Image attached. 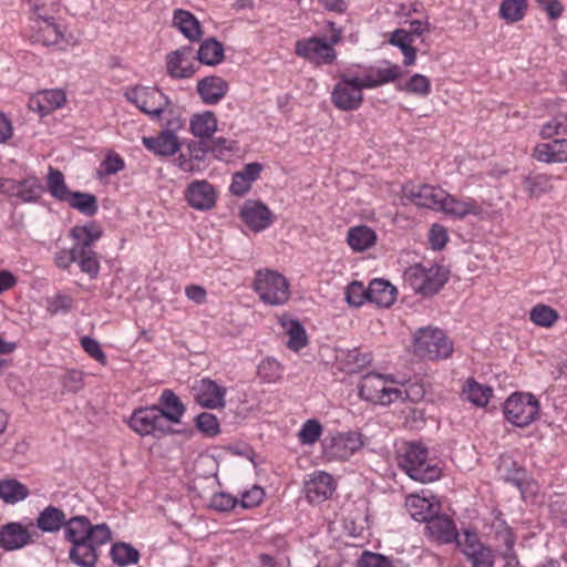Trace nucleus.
Returning a JSON list of instances; mask_svg holds the SVG:
<instances>
[{
    "label": "nucleus",
    "instance_id": "1",
    "mask_svg": "<svg viewBox=\"0 0 567 567\" xmlns=\"http://www.w3.org/2000/svg\"><path fill=\"white\" fill-rule=\"evenodd\" d=\"M398 463L409 477L421 483L434 482L442 474L437 462L429 457L427 447L419 442L408 443Z\"/></svg>",
    "mask_w": 567,
    "mask_h": 567
},
{
    "label": "nucleus",
    "instance_id": "2",
    "mask_svg": "<svg viewBox=\"0 0 567 567\" xmlns=\"http://www.w3.org/2000/svg\"><path fill=\"white\" fill-rule=\"evenodd\" d=\"M405 284L417 295L432 297L449 281L450 270L443 265L427 262L414 264L403 274Z\"/></svg>",
    "mask_w": 567,
    "mask_h": 567
},
{
    "label": "nucleus",
    "instance_id": "3",
    "mask_svg": "<svg viewBox=\"0 0 567 567\" xmlns=\"http://www.w3.org/2000/svg\"><path fill=\"white\" fill-rule=\"evenodd\" d=\"M453 350V342L439 328H420L414 334V352L422 359H447Z\"/></svg>",
    "mask_w": 567,
    "mask_h": 567
},
{
    "label": "nucleus",
    "instance_id": "4",
    "mask_svg": "<svg viewBox=\"0 0 567 567\" xmlns=\"http://www.w3.org/2000/svg\"><path fill=\"white\" fill-rule=\"evenodd\" d=\"M130 427L141 436H154L157 439L175 433L172 426H168L158 405L138 408L134 410L130 420Z\"/></svg>",
    "mask_w": 567,
    "mask_h": 567
},
{
    "label": "nucleus",
    "instance_id": "5",
    "mask_svg": "<svg viewBox=\"0 0 567 567\" xmlns=\"http://www.w3.org/2000/svg\"><path fill=\"white\" fill-rule=\"evenodd\" d=\"M63 532L64 539L71 545L86 540L109 543L112 539L111 529L105 523L94 525L83 515H75L68 518Z\"/></svg>",
    "mask_w": 567,
    "mask_h": 567
},
{
    "label": "nucleus",
    "instance_id": "6",
    "mask_svg": "<svg viewBox=\"0 0 567 567\" xmlns=\"http://www.w3.org/2000/svg\"><path fill=\"white\" fill-rule=\"evenodd\" d=\"M254 288L259 298L271 306L284 305L290 296L287 279L271 270H259L255 278Z\"/></svg>",
    "mask_w": 567,
    "mask_h": 567
},
{
    "label": "nucleus",
    "instance_id": "7",
    "mask_svg": "<svg viewBox=\"0 0 567 567\" xmlns=\"http://www.w3.org/2000/svg\"><path fill=\"white\" fill-rule=\"evenodd\" d=\"M539 414V402L530 393H513L504 403L505 419L515 426L525 427Z\"/></svg>",
    "mask_w": 567,
    "mask_h": 567
},
{
    "label": "nucleus",
    "instance_id": "8",
    "mask_svg": "<svg viewBox=\"0 0 567 567\" xmlns=\"http://www.w3.org/2000/svg\"><path fill=\"white\" fill-rule=\"evenodd\" d=\"M124 96L128 102L152 118H158L169 104L168 97L163 92L155 87L144 85L127 87L124 92Z\"/></svg>",
    "mask_w": 567,
    "mask_h": 567
},
{
    "label": "nucleus",
    "instance_id": "9",
    "mask_svg": "<svg viewBox=\"0 0 567 567\" xmlns=\"http://www.w3.org/2000/svg\"><path fill=\"white\" fill-rule=\"evenodd\" d=\"M400 391L396 386L389 385V381L379 373H368L361 378L359 396L374 404L388 405L398 401Z\"/></svg>",
    "mask_w": 567,
    "mask_h": 567
},
{
    "label": "nucleus",
    "instance_id": "10",
    "mask_svg": "<svg viewBox=\"0 0 567 567\" xmlns=\"http://www.w3.org/2000/svg\"><path fill=\"white\" fill-rule=\"evenodd\" d=\"M363 89L365 86H361L359 76L340 74L339 81L331 92V101L341 111H355L362 105Z\"/></svg>",
    "mask_w": 567,
    "mask_h": 567
},
{
    "label": "nucleus",
    "instance_id": "11",
    "mask_svg": "<svg viewBox=\"0 0 567 567\" xmlns=\"http://www.w3.org/2000/svg\"><path fill=\"white\" fill-rule=\"evenodd\" d=\"M295 53L310 63L330 65L337 60V51L327 44V40L320 37L300 39L295 44Z\"/></svg>",
    "mask_w": 567,
    "mask_h": 567
},
{
    "label": "nucleus",
    "instance_id": "12",
    "mask_svg": "<svg viewBox=\"0 0 567 567\" xmlns=\"http://www.w3.org/2000/svg\"><path fill=\"white\" fill-rule=\"evenodd\" d=\"M457 547L465 555L472 567H494L495 557L493 550L480 540L476 532L463 530L462 540H457Z\"/></svg>",
    "mask_w": 567,
    "mask_h": 567
},
{
    "label": "nucleus",
    "instance_id": "13",
    "mask_svg": "<svg viewBox=\"0 0 567 567\" xmlns=\"http://www.w3.org/2000/svg\"><path fill=\"white\" fill-rule=\"evenodd\" d=\"M208 141H189L185 151L176 158L177 167L185 173H200L208 166L207 154L209 153Z\"/></svg>",
    "mask_w": 567,
    "mask_h": 567
},
{
    "label": "nucleus",
    "instance_id": "14",
    "mask_svg": "<svg viewBox=\"0 0 567 567\" xmlns=\"http://www.w3.org/2000/svg\"><path fill=\"white\" fill-rule=\"evenodd\" d=\"M402 193L415 206L437 210L444 190L427 184L408 182L402 186Z\"/></svg>",
    "mask_w": 567,
    "mask_h": 567
},
{
    "label": "nucleus",
    "instance_id": "15",
    "mask_svg": "<svg viewBox=\"0 0 567 567\" xmlns=\"http://www.w3.org/2000/svg\"><path fill=\"white\" fill-rule=\"evenodd\" d=\"M363 446L362 435L358 432L341 433L324 445L329 458L344 461Z\"/></svg>",
    "mask_w": 567,
    "mask_h": 567
},
{
    "label": "nucleus",
    "instance_id": "16",
    "mask_svg": "<svg viewBox=\"0 0 567 567\" xmlns=\"http://www.w3.org/2000/svg\"><path fill=\"white\" fill-rule=\"evenodd\" d=\"M336 489L332 475L317 471L305 482L306 497L310 503L320 504L331 497Z\"/></svg>",
    "mask_w": 567,
    "mask_h": 567
},
{
    "label": "nucleus",
    "instance_id": "17",
    "mask_svg": "<svg viewBox=\"0 0 567 567\" xmlns=\"http://www.w3.org/2000/svg\"><path fill=\"white\" fill-rule=\"evenodd\" d=\"M185 199L194 209L209 210L216 204V192L205 179L193 181L185 189Z\"/></svg>",
    "mask_w": 567,
    "mask_h": 567
},
{
    "label": "nucleus",
    "instance_id": "18",
    "mask_svg": "<svg viewBox=\"0 0 567 567\" xmlns=\"http://www.w3.org/2000/svg\"><path fill=\"white\" fill-rule=\"evenodd\" d=\"M425 533L441 544H457V540H462L454 522L449 516L436 513L425 523Z\"/></svg>",
    "mask_w": 567,
    "mask_h": 567
},
{
    "label": "nucleus",
    "instance_id": "19",
    "mask_svg": "<svg viewBox=\"0 0 567 567\" xmlns=\"http://www.w3.org/2000/svg\"><path fill=\"white\" fill-rule=\"evenodd\" d=\"M437 210L456 219H464L468 215H480L482 207L474 198L467 197L465 199H458L444 192Z\"/></svg>",
    "mask_w": 567,
    "mask_h": 567
},
{
    "label": "nucleus",
    "instance_id": "20",
    "mask_svg": "<svg viewBox=\"0 0 567 567\" xmlns=\"http://www.w3.org/2000/svg\"><path fill=\"white\" fill-rule=\"evenodd\" d=\"M194 391L197 403L204 408L217 409L225 405L226 389L210 379H202Z\"/></svg>",
    "mask_w": 567,
    "mask_h": 567
},
{
    "label": "nucleus",
    "instance_id": "21",
    "mask_svg": "<svg viewBox=\"0 0 567 567\" xmlns=\"http://www.w3.org/2000/svg\"><path fill=\"white\" fill-rule=\"evenodd\" d=\"M30 543L32 538L28 528L19 522H10L0 528V547L6 551L21 549Z\"/></svg>",
    "mask_w": 567,
    "mask_h": 567
},
{
    "label": "nucleus",
    "instance_id": "22",
    "mask_svg": "<svg viewBox=\"0 0 567 567\" xmlns=\"http://www.w3.org/2000/svg\"><path fill=\"white\" fill-rule=\"evenodd\" d=\"M240 217L256 233L268 228L274 221L270 209L259 202L247 203L240 210Z\"/></svg>",
    "mask_w": 567,
    "mask_h": 567
},
{
    "label": "nucleus",
    "instance_id": "23",
    "mask_svg": "<svg viewBox=\"0 0 567 567\" xmlns=\"http://www.w3.org/2000/svg\"><path fill=\"white\" fill-rule=\"evenodd\" d=\"M196 90L204 104L214 105L226 96L229 85L223 78L209 75L197 82Z\"/></svg>",
    "mask_w": 567,
    "mask_h": 567
},
{
    "label": "nucleus",
    "instance_id": "24",
    "mask_svg": "<svg viewBox=\"0 0 567 567\" xmlns=\"http://www.w3.org/2000/svg\"><path fill=\"white\" fill-rule=\"evenodd\" d=\"M192 47H182L167 55V71L169 75L176 79H187L193 76L195 69L190 61Z\"/></svg>",
    "mask_w": 567,
    "mask_h": 567
},
{
    "label": "nucleus",
    "instance_id": "25",
    "mask_svg": "<svg viewBox=\"0 0 567 567\" xmlns=\"http://www.w3.org/2000/svg\"><path fill=\"white\" fill-rule=\"evenodd\" d=\"M105 544L93 540L72 544L69 549V559L78 567H95L99 559V548Z\"/></svg>",
    "mask_w": 567,
    "mask_h": 567
},
{
    "label": "nucleus",
    "instance_id": "26",
    "mask_svg": "<svg viewBox=\"0 0 567 567\" xmlns=\"http://www.w3.org/2000/svg\"><path fill=\"white\" fill-rule=\"evenodd\" d=\"M66 101L65 93L62 90H44L39 92L30 100V109L38 111L41 116H44L52 111L60 109Z\"/></svg>",
    "mask_w": 567,
    "mask_h": 567
},
{
    "label": "nucleus",
    "instance_id": "27",
    "mask_svg": "<svg viewBox=\"0 0 567 567\" xmlns=\"http://www.w3.org/2000/svg\"><path fill=\"white\" fill-rule=\"evenodd\" d=\"M142 143L150 152L163 157L172 156L181 148L177 135H172L163 131L155 137H143Z\"/></svg>",
    "mask_w": 567,
    "mask_h": 567
},
{
    "label": "nucleus",
    "instance_id": "28",
    "mask_svg": "<svg viewBox=\"0 0 567 567\" xmlns=\"http://www.w3.org/2000/svg\"><path fill=\"white\" fill-rule=\"evenodd\" d=\"M400 76V66L392 64L388 68L371 66L362 76H359V80H361V86H365V89H374L383 84L391 83Z\"/></svg>",
    "mask_w": 567,
    "mask_h": 567
},
{
    "label": "nucleus",
    "instance_id": "29",
    "mask_svg": "<svg viewBox=\"0 0 567 567\" xmlns=\"http://www.w3.org/2000/svg\"><path fill=\"white\" fill-rule=\"evenodd\" d=\"M534 157L544 163H567V140L538 144L534 148Z\"/></svg>",
    "mask_w": 567,
    "mask_h": 567
},
{
    "label": "nucleus",
    "instance_id": "30",
    "mask_svg": "<svg viewBox=\"0 0 567 567\" xmlns=\"http://www.w3.org/2000/svg\"><path fill=\"white\" fill-rule=\"evenodd\" d=\"M71 236L75 239L74 248L76 251L93 250L92 245L102 237V228L95 221H90L83 226H74Z\"/></svg>",
    "mask_w": 567,
    "mask_h": 567
},
{
    "label": "nucleus",
    "instance_id": "31",
    "mask_svg": "<svg viewBox=\"0 0 567 567\" xmlns=\"http://www.w3.org/2000/svg\"><path fill=\"white\" fill-rule=\"evenodd\" d=\"M66 519V515L61 508L49 505L39 513L35 525L43 533L53 534L63 529Z\"/></svg>",
    "mask_w": 567,
    "mask_h": 567
},
{
    "label": "nucleus",
    "instance_id": "32",
    "mask_svg": "<svg viewBox=\"0 0 567 567\" xmlns=\"http://www.w3.org/2000/svg\"><path fill=\"white\" fill-rule=\"evenodd\" d=\"M159 411L163 413L168 426L181 422L185 406L172 390H164L158 400Z\"/></svg>",
    "mask_w": 567,
    "mask_h": 567
},
{
    "label": "nucleus",
    "instance_id": "33",
    "mask_svg": "<svg viewBox=\"0 0 567 567\" xmlns=\"http://www.w3.org/2000/svg\"><path fill=\"white\" fill-rule=\"evenodd\" d=\"M369 302L375 303L379 307L389 308L393 305L396 298V288L388 280L377 278L373 279L368 287Z\"/></svg>",
    "mask_w": 567,
    "mask_h": 567
},
{
    "label": "nucleus",
    "instance_id": "34",
    "mask_svg": "<svg viewBox=\"0 0 567 567\" xmlns=\"http://www.w3.org/2000/svg\"><path fill=\"white\" fill-rule=\"evenodd\" d=\"M173 25L190 42L199 41L202 38L203 32L200 23L189 11L176 9L173 16Z\"/></svg>",
    "mask_w": 567,
    "mask_h": 567
},
{
    "label": "nucleus",
    "instance_id": "35",
    "mask_svg": "<svg viewBox=\"0 0 567 567\" xmlns=\"http://www.w3.org/2000/svg\"><path fill=\"white\" fill-rule=\"evenodd\" d=\"M217 118L214 112L204 111L190 117L189 130L192 134L200 140L208 141L217 131Z\"/></svg>",
    "mask_w": 567,
    "mask_h": 567
},
{
    "label": "nucleus",
    "instance_id": "36",
    "mask_svg": "<svg viewBox=\"0 0 567 567\" xmlns=\"http://www.w3.org/2000/svg\"><path fill=\"white\" fill-rule=\"evenodd\" d=\"M39 18L42 19V23L33 37L34 41L44 45L59 44L63 39V28L49 16L40 13Z\"/></svg>",
    "mask_w": 567,
    "mask_h": 567
},
{
    "label": "nucleus",
    "instance_id": "37",
    "mask_svg": "<svg viewBox=\"0 0 567 567\" xmlns=\"http://www.w3.org/2000/svg\"><path fill=\"white\" fill-rule=\"evenodd\" d=\"M30 491L27 485L17 478L0 480V498L6 504L14 505L28 498Z\"/></svg>",
    "mask_w": 567,
    "mask_h": 567
},
{
    "label": "nucleus",
    "instance_id": "38",
    "mask_svg": "<svg viewBox=\"0 0 567 567\" xmlns=\"http://www.w3.org/2000/svg\"><path fill=\"white\" fill-rule=\"evenodd\" d=\"M377 235L368 226L351 227L348 231L347 241L355 251H364L375 244Z\"/></svg>",
    "mask_w": 567,
    "mask_h": 567
},
{
    "label": "nucleus",
    "instance_id": "39",
    "mask_svg": "<svg viewBox=\"0 0 567 567\" xmlns=\"http://www.w3.org/2000/svg\"><path fill=\"white\" fill-rule=\"evenodd\" d=\"M405 505L411 517L417 522L426 523L436 513V507L419 495H410Z\"/></svg>",
    "mask_w": 567,
    "mask_h": 567
},
{
    "label": "nucleus",
    "instance_id": "40",
    "mask_svg": "<svg viewBox=\"0 0 567 567\" xmlns=\"http://www.w3.org/2000/svg\"><path fill=\"white\" fill-rule=\"evenodd\" d=\"M197 59L206 65H217L224 60V48L216 39L210 38L202 42L197 51Z\"/></svg>",
    "mask_w": 567,
    "mask_h": 567
},
{
    "label": "nucleus",
    "instance_id": "41",
    "mask_svg": "<svg viewBox=\"0 0 567 567\" xmlns=\"http://www.w3.org/2000/svg\"><path fill=\"white\" fill-rule=\"evenodd\" d=\"M44 192L41 181L35 176H28L19 181L17 198L22 203H37Z\"/></svg>",
    "mask_w": 567,
    "mask_h": 567
},
{
    "label": "nucleus",
    "instance_id": "42",
    "mask_svg": "<svg viewBox=\"0 0 567 567\" xmlns=\"http://www.w3.org/2000/svg\"><path fill=\"white\" fill-rule=\"evenodd\" d=\"M523 186L530 197L538 198L553 190V176L547 174L528 175L524 178Z\"/></svg>",
    "mask_w": 567,
    "mask_h": 567
},
{
    "label": "nucleus",
    "instance_id": "43",
    "mask_svg": "<svg viewBox=\"0 0 567 567\" xmlns=\"http://www.w3.org/2000/svg\"><path fill=\"white\" fill-rule=\"evenodd\" d=\"M282 327L288 334L287 347L299 351L308 344V337L303 326L296 319L284 320Z\"/></svg>",
    "mask_w": 567,
    "mask_h": 567
},
{
    "label": "nucleus",
    "instance_id": "44",
    "mask_svg": "<svg viewBox=\"0 0 567 567\" xmlns=\"http://www.w3.org/2000/svg\"><path fill=\"white\" fill-rule=\"evenodd\" d=\"M65 202L85 216L92 217L97 213L96 197L90 193L71 192Z\"/></svg>",
    "mask_w": 567,
    "mask_h": 567
},
{
    "label": "nucleus",
    "instance_id": "45",
    "mask_svg": "<svg viewBox=\"0 0 567 567\" xmlns=\"http://www.w3.org/2000/svg\"><path fill=\"white\" fill-rule=\"evenodd\" d=\"M110 555L113 563L121 567L136 564L140 559L138 550L126 543H115L111 547Z\"/></svg>",
    "mask_w": 567,
    "mask_h": 567
},
{
    "label": "nucleus",
    "instance_id": "46",
    "mask_svg": "<svg viewBox=\"0 0 567 567\" xmlns=\"http://www.w3.org/2000/svg\"><path fill=\"white\" fill-rule=\"evenodd\" d=\"M492 394V388L483 385L474 380H468L466 386L463 389V395L465 399L476 406L487 405Z\"/></svg>",
    "mask_w": 567,
    "mask_h": 567
},
{
    "label": "nucleus",
    "instance_id": "47",
    "mask_svg": "<svg viewBox=\"0 0 567 567\" xmlns=\"http://www.w3.org/2000/svg\"><path fill=\"white\" fill-rule=\"evenodd\" d=\"M48 190L52 197L60 202H65L71 194V190H69L65 184L62 172L53 167H50L48 173Z\"/></svg>",
    "mask_w": 567,
    "mask_h": 567
},
{
    "label": "nucleus",
    "instance_id": "48",
    "mask_svg": "<svg viewBox=\"0 0 567 567\" xmlns=\"http://www.w3.org/2000/svg\"><path fill=\"white\" fill-rule=\"evenodd\" d=\"M558 312L551 307L539 303L532 308L529 319L533 323L544 328L553 327L558 320Z\"/></svg>",
    "mask_w": 567,
    "mask_h": 567
},
{
    "label": "nucleus",
    "instance_id": "49",
    "mask_svg": "<svg viewBox=\"0 0 567 567\" xmlns=\"http://www.w3.org/2000/svg\"><path fill=\"white\" fill-rule=\"evenodd\" d=\"M526 0H503L499 7L501 17L507 22H517L525 16Z\"/></svg>",
    "mask_w": 567,
    "mask_h": 567
},
{
    "label": "nucleus",
    "instance_id": "50",
    "mask_svg": "<svg viewBox=\"0 0 567 567\" xmlns=\"http://www.w3.org/2000/svg\"><path fill=\"white\" fill-rule=\"evenodd\" d=\"M501 468H504V478L506 482L515 485L519 491L523 488L527 481V474L524 467L519 466L516 462L503 461Z\"/></svg>",
    "mask_w": 567,
    "mask_h": 567
},
{
    "label": "nucleus",
    "instance_id": "51",
    "mask_svg": "<svg viewBox=\"0 0 567 567\" xmlns=\"http://www.w3.org/2000/svg\"><path fill=\"white\" fill-rule=\"evenodd\" d=\"M399 89L420 96H427L431 93V82L425 75L416 73Z\"/></svg>",
    "mask_w": 567,
    "mask_h": 567
},
{
    "label": "nucleus",
    "instance_id": "52",
    "mask_svg": "<svg viewBox=\"0 0 567 567\" xmlns=\"http://www.w3.org/2000/svg\"><path fill=\"white\" fill-rule=\"evenodd\" d=\"M346 300L350 306L360 307L369 301V290L360 281H352L346 289Z\"/></svg>",
    "mask_w": 567,
    "mask_h": 567
},
{
    "label": "nucleus",
    "instance_id": "53",
    "mask_svg": "<svg viewBox=\"0 0 567 567\" xmlns=\"http://www.w3.org/2000/svg\"><path fill=\"white\" fill-rule=\"evenodd\" d=\"M76 262L81 270L91 278H96L100 271V261L94 250L79 251Z\"/></svg>",
    "mask_w": 567,
    "mask_h": 567
},
{
    "label": "nucleus",
    "instance_id": "54",
    "mask_svg": "<svg viewBox=\"0 0 567 567\" xmlns=\"http://www.w3.org/2000/svg\"><path fill=\"white\" fill-rule=\"evenodd\" d=\"M321 434L322 426L319 421L310 419L303 423L298 437L302 444L311 445L320 439Z\"/></svg>",
    "mask_w": 567,
    "mask_h": 567
},
{
    "label": "nucleus",
    "instance_id": "55",
    "mask_svg": "<svg viewBox=\"0 0 567 567\" xmlns=\"http://www.w3.org/2000/svg\"><path fill=\"white\" fill-rule=\"evenodd\" d=\"M559 134H567V113L558 114L545 123L540 130L542 137L546 140Z\"/></svg>",
    "mask_w": 567,
    "mask_h": 567
},
{
    "label": "nucleus",
    "instance_id": "56",
    "mask_svg": "<svg viewBox=\"0 0 567 567\" xmlns=\"http://www.w3.org/2000/svg\"><path fill=\"white\" fill-rule=\"evenodd\" d=\"M195 420L196 427L206 436L213 437L220 432L218 419L209 412L199 413Z\"/></svg>",
    "mask_w": 567,
    "mask_h": 567
},
{
    "label": "nucleus",
    "instance_id": "57",
    "mask_svg": "<svg viewBox=\"0 0 567 567\" xmlns=\"http://www.w3.org/2000/svg\"><path fill=\"white\" fill-rule=\"evenodd\" d=\"M503 542L505 545V550L502 554V557L505 560L504 567H516L518 565V557L514 550L515 536L508 528H506L503 535Z\"/></svg>",
    "mask_w": 567,
    "mask_h": 567
},
{
    "label": "nucleus",
    "instance_id": "58",
    "mask_svg": "<svg viewBox=\"0 0 567 567\" xmlns=\"http://www.w3.org/2000/svg\"><path fill=\"white\" fill-rule=\"evenodd\" d=\"M73 299L63 293H56L53 297L48 299V311L51 315H56L59 312H69L72 309Z\"/></svg>",
    "mask_w": 567,
    "mask_h": 567
},
{
    "label": "nucleus",
    "instance_id": "59",
    "mask_svg": "<svg viewBox=\"0 0 567 567\" xmlns=\"http://www.w3.org/2000/svg\"><path fill=\"white\" fill-rule=\"evenodd\" d=\"M238 499L228 493L214 494L210 499V507L218 512H229L236 507Z\"/></svg>",
    "mask_w": 567,
    "mask_h": 567
},
{
    "label": "nucleus",
    "instance_id": "60",
    "mask_svg": "<svg viewBox=\"0 0 567 567\" xmlns=\"http://www.w3.org/2000/svg\"><path fill=\"white\" fill-rule=\"evenodd\" d=\"M358 565L359 567H393L392 561L388 557L371 551H364Z\"/></svg>",
    "mask_w": 567,
    "mask_h": 567
},
{
    "label": "nucleus",
    "instance_id": "61",
    "mask_svg": "<svg viewBox=\"0 0 567 567\" xmlns=\"http://www.w3.org/2000/svg\"><path fill=\"white\" fill-rule=\"evenodd\" d=\"M81 346L90 357H92L93 359H95L97 362H100L103 365L106 364V362H107L106 355L103 352V350L101 349L100 343L95 339H93L91 337H83L81 339Z\"/></svg>",
    "mask_w": 567,
    "mask_h": 567
},
{
    "label": "nucleus",
    "instance_id": "62",
    "mask_svg": "<svg viewBox=\"0 0 567 567\" xmlns=\"http://www.w3.org/2000/svg\"><path fill=\"white\" fill-rule=\"evenodd\" d=\"M259 375L267 382H272L281 374V365L276 360H264L258 367Z\"/></svg>",
    "mask_w": 567,
    "mask_h": 567
},
{
    "label": "nucleus",
    "instance_id": "63",
    "mask_svg": "<svg viewBox=\"0 0 567 567\" xmlns=\"http://www.w3.org/2000/svg\"><path fill=\"white\" fill-rule=\"evenodd\" d=\"M371 361L369 353H361L359 350L354 349L348 352L347 354V363L350 365L348 368V372L353 373L360 370L361 368L369 364Z\"/></svg>",
    "mask_w": 567,
    "mask_h": 567
},
{
    "label": "nucleus",
    "instance_id": "64",
    "mask_svg": "<svg viewBox=\"0 0 567 567\" xmlns=\"http://www.w3.org/2000/svg\"><path fill=\"white\" fill-rule=\"evenodd\" d=\"M447 239H449L447 233L443 226H441L439 224L432 225V227L430 228L429 240H430L431 247L434 250L443 249L446 245Z\"/></svg>",
    "mask_w": 567,
    "mask_h": 567
}]
</instances>
